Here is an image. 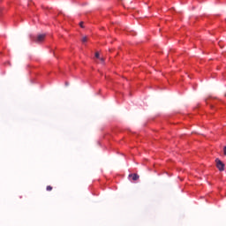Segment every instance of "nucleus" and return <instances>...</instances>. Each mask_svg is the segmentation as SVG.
<instances>
[{
	"label": "nucleus",
	"mask_w": 226,
	"mask_h": 226,
	"mask_svg": "<svg viewBox=\"0 0 226 226\" xmlns=\"http://www.w3.org/2000/svg\"><path fill=\"white\" fill-rule=\"evenodd\" d=\"M215 163H216V167L217 169L222 172L223 170H225V164L222 163V162L220 159H215Z\"/></svg>",
	"instance_id": "1"
},
{
	"label": "nucleus",
	"mask_w": 226,
	"mask_h": 226,
	"mask_svg": "<svg viewBox=\"0 0 226 226\" xmlns=\"http://www.w3.org/2000/svg\"><path fill=\"white\" fill-rule=\"evenodd\" d=\"M45 36H47V34H41L37 35V37L35 39H34V41H35V43H42V41H45Z\"/></svg>",
	"instance_id": "2"
},
{
	"label": "nucleus",
	"mask_w": 226,
	"mask_h": 226,
	"mask_svg": "<svg viewBox=\"0 0 226 226\" xmlns=\"http://www.w3.org/2000/svg\"><path fill=\"white\" fill-rule=\"evenodd\" d=\"M129 177H132V181H137L139 179V175L134 173V174H130Z\"/></svg>",
	"instance_id": "3"
},
{
	"label": "nucleus",
	"mask_w": 226,
	"mask_h": 226,
	"mask_svg": "<svg viewBox=\"0 0 226 226\" xmlns=\"http://www.w3.org/2000/svg\"><path fill=\"white\" fill-rule=\"evenodd\" d=\"M46 190H47V192H52V186L51 185H48L46 187Z\"/></svg>",
	"instance_id": "4"
},
{
	"label": "nucleus",
	"mask_w": 226,
	"mask_h": 226,
	"mask_svg": "<svg viewBox=\"0 0 226 226\" xmlns=\"http://www.w3.org/2000/svg\"><path fill=\"white\" fill-rule=\"evenodd\" d=\"M86 41H87V37L85 36V37L82 38V42L86 43Z\"/></svg>",
	"instance_id": "5"
},
{
	"label": "nucleus",
	"mask_w": 226,
	"mask_h": 226,
	"mask_svg": "<svg viewBox=\"0 0 226 226\" xmlns=\"http://www.w3.org/2000/svg\"><path fill=\"white\" fill-rule=\"evenodd\" d=\"M95 57H96L97 59H100V53L96 52V53H95Z\"/></svg>",
	"instance_id": "6"
},
{
	"label": "nucleus",
	"mask_w": 226,
	"mask_h": 226,
	"mask_svg": "<svg viewBox=\"0 0 226 226\" xmlns=\"http://www.w3.org/2000/svg\"><path fill=\"white\" fill-rule=\"evenodd\" d=\"M99 59H100V61H101L102 63H104V62H105V58H103V57H100Z\"/></svg>",
	"instance_id": "7"
},
{
	"label": "nucleus",
	"mask_w": 226,
	"mask_h": 226,
	"mask_svg": "<svg viewBox=\"0 0 226 226\" xmlns=\"http://www.w3.org/2000/svg\"><path fill=\"white\" fill-rule=\"evenodd\" d=\"M83 25H84V22H80V23H79L80 27H84Z\"/></svg>",
	"instance_id": "8"
}]
</instances>
